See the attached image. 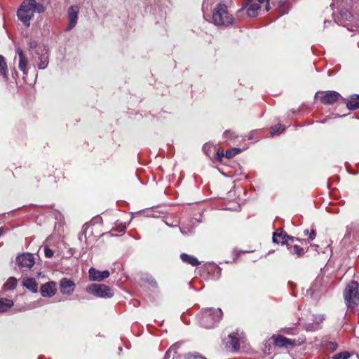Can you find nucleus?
Segmentation results:
<instances>
[{
  "label": "nucleus",
  "instance_id": "nucleus-1",
  "mask_svg": "<svg viewBox=\"0 0 359 359\" xmlns=\"http://www.w3.org/2000/svg\"><path fill=\"white\" fill-rule=\"evenodd\" d=\"M45 6L36 0H24L17 11V15L26 27L30 25V20L35 13H42L45 11Z\"/></svg>",
  "mask_w": 359,
  "mask_h": 359
},
{
  "label": "nucleus",
  "instance_id": "nucleus-2",
  "mask_svg": "<svg viewBox=\"0 0 359 359\" xmlns=\"http://www.w3.org/2000/svg\"><path fill=\"white\" fill-rule=\"evenodd\" d=\"M200 323L207 329L213 328L222 319L223 316L220 309L207 308L201 313Z\"/></svg>",
  "mask_w": 359,
  "mask_h": 359
},
{
  "label": "nucleus",
  "instance_id": "nucleus-3",
  "mask_svg": "<svg viewBox=\"0 0 359 359\" xmlns=\"http://www.w3.org/2000/svg\"><path fill=\"white\" fill-rule=\"evenodd\" d=\"M234 18L225 4H219L214 8L212 21L217 26L227 27L233 24Z\"/></svg>",
  "mask_w": 359,
  "mask_h": 359
},
{
  "label": "nucleus",
  "instance_id": "nucleus-4",
  "mask_svg": "<svg viewBox=\"0 0 359 359\" xmlns=\"http://www.w3.org/2000/svg\"><path fill=\"white\" fill-rule=\"evenodd\" d=\"M344 297L346 306L353 307L359 302V285L356 281L352 280L347 284Z\"/></svg>",
  "mask_w": 359,
  "mask_h": 359
},
{
  "label": "nucleus",
  "instance_id": "nucleus-5",
  "mask_svg": "<svg viewBox=\"0 0 359 359\" xmlns=\"http://www.w3.org/2000/svg\"><path fill=\"white\" fill-rule=\"evenodd\" d=\"M86 291L100 298H111L114 295L113 290L104 284H92L87 287Z\"/></svg>",
  "mask_w": 359,
  "mask_h": 359
},
{
  "label": "nucleus",
  "instance_id": "nucleus-6",
  "mask_svg": "<svg viewBox=\"0 0 359 359\" xmlns=\"http://www.w3.org/2000/svg\"><path fill=\"white\" fill-rule=\"evenodd\" d=\"M297 241H299L298 238L288 236L283 231L274 232L273 233V242L277 244L289 246L290 243H294Z\"/></svg>",
  "mask_w": 359,
  "mask_h": 359
},
{
  "label": "nucleus",
  "instance_id": "nucleus-7",
  "mask_svg": "<svg viewBox=\"0 0 359 359\" xmlns=\"http://www.w3.org/2000/svg\"><path fill=\"white\" fill-rule=\"evenodd\" d=\"M17 264L21 267L32 268L35 263V259L31 253H22L16 258Z\"/></svg>",
  "mask_w": 359,
  "mask_h": 359
},
{
  "label": "nucleus",
  "instance_id": "nucleus-8",
  "mask_svg": "<svg viewBox=\"0 0 359 359\" xmlns=\"http://www.w3.org/2000/svg\"><path fill=\"white\" fill-rule=\"evenodd\" d=\"M79 13V8L77 6L73 5L69 7L67 13L69 23L65 29L66 31H70L75 27L78 20Z\"/></svg>",
  "mask_w": 359,
  "mask_h": 359
},
{
  "label": "nucleus",
  "instance_id": "nucleus-9",
  "mask_svg": "<svg viewBox=\"0 0 359 359\" xmlns=\"http://www.w3.org/2000/svg\"><path fill=\"white\" fill-rule=\"evenodd\" d=\"M74 283L66 278H62L60 281V291L63 294L70 295L74 291Z\"/></svg>",
  "mask_w": 359,
  "mask_h": 359
},
{
  "label": "nucleus",
  "instance_id": "nucleus-10",
  "mask_svg": "<svg viewBox=\"0 0 359 359\" xmlns=\"http://www.w3.org/2000/svg\"><path fill=\"white\" fill-rule=\"evenodd\" d=\"M266 0H249V5L247 10V14L249 17L253 18L258 15L261 8V4ZM269 0H267V2Z\"/></svg>",
  "mask_w": 359,
  "mask_h": 359
},
{
  "label": "nucleus",
  "instance_id": "nucleus-11",
  "mask_svg": "<svg viewBox=\"0 0 359 359\" xmlns=\"http://www.w3.org/2000/svg\"><path fill=\"white\" fill-rule=\"evenodd\" d=\"M89 278L93 281H102L104 279L108 278L110 275V273L108 270H104L102 271H100L95 268H90L88 271Z\"/></svg>",
  "mask_w": 359,
  "mask_h": 359
},
{
  "label": "nucleus",
  "instance_id": "nucleus-12",
  "mask_svg": "<svg viewBox=\"0 0 359 359\" xmlns=\"http://www.w3.org/2000/svg\"><path fill=\"white\" fill-rule=\"evenodd\" d=\"M56 283L54 281H49L41 287V294L43 297H51L56 292Z\"/></svg>",
  "mask_w": 359,
  "mask_h": 359
},
{
  "label": "nucleus",
  "instance_id": "nucleus-13",
  "mask_svg": "<svg viewBox=\"0 0 359 359\" xmlns=\"http://www.w3.org/2000/svg\"><path fill=\"white\" fill-rule=\"evenodd\" d=\"M341 97L336 91H327L320 97V100L324 104H332Z\"/></svg>",
  "mask_w": 359,
  "mask_h": 359
},
{
  "label": "nucleus",
  "instance_id": "nucleus-14",
  "mask_svg": "<svg viewBox=\"0 0 359 359\" xmlns=\"http://www.w3.org/2000/svg\"><path fill=\"white\" fill-rule=\"evenodd\" d=\"M38 57V60L36 61L38 68L40 69L46 68L48 65V54L46 48L40 51L39 55H34V57Z\"/></svg>",
  "mask_w": 359,
  "mask_h": 359
},
{
  "label": "nucleus",
  "instance_id": "nucleus-15",
  "mask_svg": "<svg viewBox=\"0 0 359 359\" xmlns=\"http://www.w3.org/2000/svg\"><path fill=\"white\" fill-rule=\"evenodd\" d=\"M16 51H17V53H18V57H19L18 68L20 69V70H21L23 72V74L25 75H27V72H28V69H27V64H28L27 59L26 56L25 55V54H24V53H23L22 49L18 48Z\"/></svg>",
  "mask_w": 359,
  "mask_h": 359
},
{
  "label": "nucleus",
  "instance_id": "nucleus-16",
  "mask_svg": "<svg viewBox=\"0 0 359 359\" xmlns=\"http://www.w3.org/2000/svg\"><path fill=\"white\" fill-rule=\"evenodd\" d=\"M274 344L276 346L278 347L287 348L289 346H293L294 345V341L279 335L276 337H274Z\"/></svg>",
  "mask_w": 359,
  "mask_h": 359
},
{
  "label": "nucleus",
  "instance_id": "nucleus-17",
  "mask_svg": "<svg viewBox=\"0 0 359 359\" xmlns=\"http://www.w3.org/2000/svg\"><path fill=\"white\" fill-rule=\"evenodd\" d=\"M28 46L29 47L30 54L33 57H34V55H39L40 51L46 48L45 46L39 45L36 41H29Z\"/></svg>",
  "mask_w": 359,
  "mask_h": 359
},
{
  "label": "nucleus",
  "instance_id": "nucleus-18",
  "mask_svg": "<svg viewBox=\"0 0 359 359\" xmlns=\"http://www.w3.org/2000/svg\"><path fill=\"white\" fill-rule=\"evenodd\" d=\"M229 340L227 341L226 346L233 351H238L240 347L238 338L233 334H231L229 335Z\"/></svg>",
  "mask_w": 359,
  "mask_h": 359
},
{
  "label": "nucleus",
  "instance_id": "nucleus-19",
  "mask_svg": "<svg viewBox=\"0 0 359 359\" xmlns=\"http://www.w3.org/2000/svg\"><path fill=\"white\" fill-rule=\"evenodd\" d=\"M180 258L184 262L189 264L193 266H198L200 264L198 260L192 255L182 253L180 255Z\"/></svg>",
  "mask_w": 359,
  "mask_h": 359
},
{
  "label": "nucleus",
  "instance_id": "nucleus-20",
  "mask_svg": "<svg viewBox=\"0 0 359 359\" xmlns=\"http://www.w3.org/2000/svg\"><path fill=\"white\" fill-rule=\"evenodd\" d=\"M346 107L350 110H355L359 108V95H352L346 103Z\"/></svg>",
  "mask_w": 359,
  "mask_h": 359
},
{
  "label": "nucleus",
  "instance_id": "nucleus-21",
  "mask_svg": "<svg viewBox=\"0 0 359 359\" xmlns=\"http://www.w3.org/2000/svg\"><path fill=\"white\" fill-rule=\"evenodd\" d=\"M287 248L291 254L296 255L297 257H302L304 253V249L298 245L294 244V243H290Z\"/></svg>",
  "mask_w": 359,
  "mask_h": 359
},
{
  "label": "nucleus",
  "instance_id": "nucleus-22",
  "mask_svg": "<svg viewBox=\"0 0 359 359\" xmlns=\"http://www.w3.org/2000/svg\"><path fill=\"white\" fill-rule=\"evenodd\" d=\"M23 285L33 292H37V284L34 278H29L24 280Z\"/></svg>",
  "mask_w": 359,
  "mask_h": 359
},
{
  "label": "nucleus",
  "instance_id": "nucleus-23",
  "mask_svg": "<svg viewBox=\"0 0 359 359\" xmlns=\"http://www.w3.org/2000/svg\"><path fill=\"white\" fill-rule=\"evenodd\" d=\"M13 306V302L12 300L6 298H0V312H4L7 311Z\"/></svg>",
  "mask_w": 359,
  "mask_h": 359
},
{
  "label": "nucleus",
  "instance_id": "nucleus-24",
  "mask_svg": "<svg viewBox=\"0 0 359 359\" xmlns=\"http://www.w3.org/2000/svg\"><path fill=\"white\" fill-rule=\"evenodd\" d=\"M0 76H2L4 79L8 77V67L5 60V58L0 55Z\"/></svg>",
  "mask_w": 359,
  "mask_h": 359
},
{
  "label": "nucleus",
  "instance_id": "nucleus-25",
  "mask_svg": "<svg viewBox=\"0 0 359 359\" xmlns=\"http://www.w3.org/2000/svg\"><path fill=\"white\" fill-rule=\"evenodd\" d=\"M17 283H18L17 279L15 278L11 277L8 279L6 283L4 284V287L7 290H13L16 287Z\"/></svg>",
  "mask_w": 359,
  "mask_h": 359
},
{
  "label": "nucleus",
  "instance_id": "nucleus-26",
  "mask_svg": "<svg viewBox=\"0 0 359 359\" xmlns=\"http://www.w3.org/2000/svg\"><path fill=\"white\" fill-rule=\"evenodd\" d=\"M285 130V128L281 124H278L271 127L270 133L271 135H278Z\"/></svg>",
  "mask_w": 359,
  "mask_h": 359
},
{
  "label": "nucleus",
  "instance_id": "nucleus-27",
  "mask_svg": "<svg viewBox=\"0 0 359 359\" xmlns=\"http://www.w3.org/2000/svg\"><path fill=\"white\" fill-rule=\"evenodd\" d=\"M241 152V149L238 148H232L231 149H228L226 151L225 156L227 158H231L236 156V154H239Z\"/></svg>",
  "mask_w": 359,
  "mask_h": 359
},
{
  "label": "nucleus",
  "instance_id": "nucleus-28",
  "mask_svg": "<svg viewBox=\"0 0 359 359\" xmlns=\"http://www.w3.org/2000/svg\"><path fill=\"white\" fill-rule=\"evenodd\" d=\"M350 356L351 354L348 351H344L335 354L333 356V359H348Z\"/></svg>",
  "mask_w": 359,
  "mask_h": 359
},
{
  "label": "nucleus",
  "instance_id": "nucleus-29",
  "mask_svg": "<svg viewBox=\"0 0 359 359\" xmlns=\"http://www.w3.org/2000/svg\"><path fill=\"white\" fill-rule=\"evenodd\" d=\"M186 359H205L202 355L198 353H188L185 356Z\"/></svg>",
  "mask_w": 359,
  "mask_h": 359
},
{
  "label": "nucleus",
  "instance_id": "nucleus-30",
  "mask_svg": "<svg viewBox=\"0 0 359 359\" xmlns=\"http://www.w3.org/2000/svg\"><path fill=\"white\" fill-rule=\"evenodd\" d=\"M44 253L45 256L48 258H50L53 256V251L51 249L48 248V247L45 248Z\"/></svg>",
  "mask_w": 359,
  "mask_h": 359
},
{
  "label": "nucleus",
  "instance_id": "nucleus-31",
  "mask_svg": "<svg viewBox=\"0 0 359 359\" xmlns=\"http://www.w3.org/2000/svg\"><path fill=\"white\" fill-rule=\"evenodd\" d=\"M147 283L153 287H157V282L152 276L147 278Z\"/></svg>",
  "mask_w": 359,
  "mask_h": 359
},
{
  "label": "nucleus",
  "instance_id": "nucleus-32",
  "mask_svg": "<svg viewBox=\"0 0 359 359\" xmlns=\"http://www.w3.org/2000/svg\"><path fill=\"white\" fill-rule=\"evenodd\" d=\"M224 137H226V138H233L234 137V133L231 131H229V130H226L224 134H223Z\"/></svg>",
  "mask_w": 359,
  "mask_h": 359
},
{
  "label": "nucleus",
  "instance_id": "nucleus-33",
  "mask_svg": "<svg viewBox=\"0 0 359 359\" xmlns=\"http://www.w3.org/2000/svg\"><path fill=\"white\" fill-rule=\"evenodd\" d=\"M329 346V348L332 349V351L336 350L337 348V344H336L335 342H330Z\"/></svg>",
  "mask_w": 359,
  "mask_h": 359
},
{
  "label": "nucleus",
  "instance_id": "nucleus-34",
  "mask_svg": "<svg viewBox=\"0 0 359 359\" xmlns=\"http://www.w3.org/2000/svg\"><path fill=\"white\" fill-rule=\"evenodd\" d=\"M316 237V232L314 230H312L311 232L309 233V238L311 240H313Z\"/></svg>",
  "mask_w": 359,
  "mask_h": 359
},
{
  "label": "nucleus",
  "instance_id": "nucleus-35",
  "mask_svg": "<svg viewBox=\"0 0 359 359\" xmlns=\"http://www.w3.org/2000/svg\"><path fill=\"white\" fill-rule=\"evenodd\" d=\"M172 347L170 348L169 350L167 351L166 353H165V357L168 356V355L171 353L172 350Z\"/></svg>",
  "mask_w": 359,
  "mask_h": 359
},
{
  "label": "nucleus",
  "instance_id": "nucleus-36",
  "mask_svg": "<svg viewBox=\"0 0 359 359\" xmlns=\"http://www.w3.org/2000/svg\"><path fill=\"white\" fill-rule=\"evenodd\" d=\"M309 233V229H305V230L304 231V234L305 236H306V235H308Z\"/></svg>",
  "mask_w": 359,
  "mask_h": 359
},
{
  "label": "nucleus",
  "instance_id": "nucleus-37",
  "mask_svg": "<svg viewBox=\"0 0 359 359\" xmlns=\"http://www.w3.org/2000/svg\"><path fill=\"white\" fill-rule=\"evenodd\" d=\"M269 9H270V7H269V3H268L267 5L266 6V11H268Z\"/></svg>",
  "mask_w": 359,
  "mask_h": 359
}]
</instances>
